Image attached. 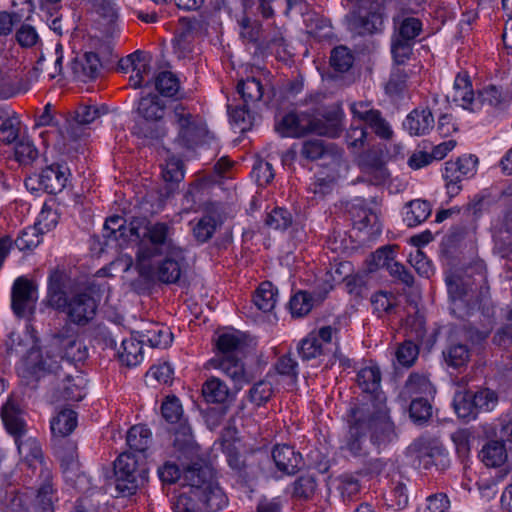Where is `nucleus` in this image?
<instances>
[{
	"instance_id": "37",
	"label": "nucleus",
	"mask_w": 512,
	"mask_h": 512,
	"mask_svg": "<svg viewBox=\"0 0 512 512\" xmlns=\"http://www.w3.org/2000/svg\"><path fill=\"white\" fill-rule=\"evenodd\" d=\"M474 393L470 391L458 392L454 397V409L459 418L464 420L475 419L479 413L475 404Z\"/></svg>"
},
{
	"instance_id": "11",
	"label": "nucleus",
	"mask_w": 512,
	"mask_h": 512,
	"mask_svg": "<svg viewBox=\"0 0 512 512\" xmlns=\"http://www.w3.org/2000/svg\"><path fill=\"white\" fill-rule=\"evenodd\" d=\"M38 299L37 286L25 276L15 279L11 289V308L18 317L32 313Z\"/></svg>"
},
{
	"instance_id": "32",
	"label": "nucleus",
	"mask_w": 512,
	"mask_h": 512,
	"mask_svg": "<svg viewBox=\"0 0 512 512\" xmlns=\"http://www.w3.org/2000/svg\"><path fill=\"white\" fill-rule=\"evenodd\" d=\"M432 208L429 202L425 200H412L406 206L404 221L408 227H415L431 215Z\"/></svg>"
},
{
	"instance_id": "36",
	"label": "nucleus",
	"mask_w": 512,
	"mask_h": 512,
	"mask_svg": "<svg viewBox=\"0 0 512 512\" xmlns=\"http://www.w3.org/2000/svg\"><path fill=\"white\" fill-rule=\"evenodd\" d=\"M77 426V414L73 410L64 409L51 420L53 435L64 437L73 432Z\"/></svg>"
},
{
	"instance_id": "25",
	"label": "nucleus",
	"mask_w": 512,
	"mask_h": 512,
	"mask_svg": "<svg viewBox=\"0 0 512 512\" xmlns=\"http://www.w3.org/2000/svg\"><path fill=\"white\" fill-rule=\"evenodd\" d=\"M354 224L359 229L371 227L375 231H380L381 225L379 223L378 214L368 207L367 203L363 199H356L349 210Z\"/></svg>"
},
{
	"instance_id": "5",
	"label": "nucleus",
	"mask_w": 512,
	"mask_h": 512,
	"mask_svg": "<svg viewBox=\"0 0 512 512\" xmlns=\"http://www.w3.org/2000/svg\"><path fill=\"white\" fill-rule=\"evenodd\" d=\"M115 484L122 496L133 495L147 476L145 455L124 452L114 462Z\"/></svg>"
},
{
	"instance_id": "18",
	"label": "nucleus",
	"mask_w": 512,
	"mask_h": 512,
	"mask_svg": "<svg viewBox=\"0 0 512 512\" xmlns=\"http://www.w3.org/2000/svg\"><path fill=\"white\" fill-rule=\"evenodd\" d=\"M409 451L415 455L419 464H422L426 469L433 465L445 467L449 462L447 453L442 446L431 445V443L423 440L415 441L410 446Z\"/></svg>"
},
{
	"instance_id": "63",
	"label": "nucleus",
	"mask_w": 512,
	"mask_h": 512,
	"mask_svg": "<svg viewBox=\"0 0 512 512\" xmlns=\"http://www.w3.org/2000/svg\"><path fill=\"white\" fill-rule=\"evenodd\" d=\"M475 404L479 412H490L498 404V395L495 391L485 388L474 393Z\"/></svg>"
},
{
	"instance_id": "20",
	"label": "nucleus",
	"mask_w": 512,
	"mask_h": 512,
	"mask_svg": "<svg viewBox=\"0 0 512 512\" xmlns=\"http://www.w3.org/2000/svg\"><path fill=\"white\" fill-rule=\"evenodd\" d=\"M59 358L60 355L50 356L49 352L46 357L40 353L39 350L31 349L24 360L25 369L34 375L37 379L44 376L46 373H56L60 368Z\"/></svg>"
},
{
	"instance_id": "8",
	"label": "nucleus",
	"mask_w": 512,
	"mask_h": 512,
	"mask_svg": "<svg viewBox=\"0 0 512 512\" xmlns=\"http://www.w3.org/2000/svg\"><path fill=\"white\" fill-rule=\"evenodd\" d=\"M154 223L155 222L148 220L146 217H135L130 221L129 225H126L124 218L114 215L107 218L104 223V237L115 241H119L121 239L124 242L137 241L139 245L141 241H147L146 235L144 232H136L134 227H148Z\"/></svg>"
},
{
	"instance_id": "52",
	"label": "nucleus",
	"mask_w": 512,
	"mask_h": 512,
	"mask_svg": "<svg viewBox=\"0 0 512 512\" xmlns=\"http://www.w3.org/2000/svg\"><path fill=\"white\" fill-rule=\"evenodd\" d=\"M353 62L354 56L347 47L338 46L331 51L330 64L335 71L347 72L352 67Z\"/></svg>"
},
{
	"instance_id": "55",
	"label": "nucleus",
	"mask_w": 512,
	"mask_h": 512,
	"mask_svg": "<svg viewBox=\"0 0 512 512\" xmlns=\"http://www.w3.org/2000/svg\"><path fill=\"white\" fill-rule=\"evenodd\" d=\"M413 41L392 36L391 53L396 64L402 65L410 59L414 46Z\"/></svg>"
},
{
	"instance_id": "30",
	"label": "nucleus",
	"mask_w": 512,
	"mask_h": 512,
	"mask_svg": "<svg viewBox=\"0 0 512 512\" xmlns=\"http://www.w3.org/2000/svg\"><path fill=\"white\" fill-rule=\"evenodd\" d=\"M448 293L453 301H465L467 306H473L474 302V289L468 283L464 282L462 278L457 275H451L446 278Z\"/></svg>"
},
{
	"instance_id": "40",
	"label": "nucleus",
	"mask_w": 512,
	"mask_h": 512,
	"mask_svg": "<svg viewBox=\"0 0 512 512\" xmlns=\"http://www.w3.org/2000/svg\"><path fill=\"white\" fill-rule=\"evenodd\" d=\"M238 25L240 37L244 42L258 44L260 46L264 34L257 20L251 19L248 13H245L238 20Z\"/></svg>"
},
{
	"instance_id": "57",
	"label": "nucleus",
	"mask_w": 512,
	"mask_h": 512,
	"mask_svg": "<svg viewBox=\"0 0 512 512\" xmlns=\"http://www.w3.org/2000/svg\"><path fill=\"white\" fill-rule=\"evenodd\" d=\"M161 413L163 418L171 423L176 424L184 421L183 409L179 399L175 396H169L161 405Z\"/></svg>"
},
{
	"instance_id": "44",
	"label": "nucleus",
	"mask_w": 512,
	"mask_h": 512,
	"mask_svg": "<svg viewBox=\"0 0 512 512\" xmlns=\"http://www.w3.org/2000/svg\"><path fill=\"white\" fill-rule=\"evenodd\" d=\"M220 221L213 215H204L193 226V236L200 243H205L212 238Z\"/></svg>"
},
{
	"instance_id": "60",
	"label": "nucleus",
	"mask_w": 512,
	"mask_h": 512,
	"mask_svg": "<svg viewBox=\"0 0 512 512\" xmlns=\"http://www.w3.org/2000/svg\"><path fill=\"white\" fill-rule=\"evenodd\" d=\"M368 132L363 126L351 125L346 132L345 140L349 149L353 153L362 150L367 142Z\"/></svg>"
},
{
	"instance_id": "47",
	"label": "nucleus",
	"mask_w": 512,
	"mask_h": 512,
	"mask_svg": "<svg viewBox=\"0 0 512 512\" xmlns=\"http://www.w3.org/2000/svg\"><path fill=\"white\" fill-rule=\"evenodd\" d=\"M176 424L177 426L174 429V447L182 452L192 451L195 446V441L190 425L186 420Z\"/></svg>"
},
{
	"instance_id": "29",
	"label": "nucleus",
	"mask_w": 512,
	"mask_h": 512,
	"mask_svg": "<svg viewBox=\"0 0 512 512\" xmlns=\"http://www.w3.org/2000/svg\"><path fill=\"white\" fill-rule=\"evenodd\" d=\"M18 452L23 460L30 466L35 467L37 463L43 464V452L38 440L33 437L16 438Z\"/></svg>"
},
{
	"instance_id": "9",
	"label": "nucleus",
	"mask_w": 512,
	"mask_h": 512,
	"mask_svg": "<svg viewBox=\"0 0 512 512\" xmlns=\"http://www.w3.org/2000/svg\"><path fill=\"white\" fill-rule=\"evenodd\" d=\"M478 160L472 155H464L455 161L445 163L443 177L446 182L447 193L454 197L462 190V181L476 173Z\"/></svg>"
},
{
	"instance_id": "53",
	"label": "nucleus",
	"mask_w": 512,
	"mask_h": 512,
	"mask_svg": "<svg viewBox=\"0 0 512 512\" xmlns=\"http://www.w3.org/2000/svg\"><path fill=\"white\" fill-rule=\"evenodd\" d=\"M155 88L166 97L174 96L179 89L177 77L170 71H162L155 77Z\"/></svg>"
},
{
	"instance_id": "14",
	"label": "nucleus",
	"mask_w": 512,
	"mask_h": 512,
	"mask_svg": "<svg viewBox=\"0 0 512 512\" xmlns=\"http://www.w3.org/2000/svg\"><path fill=\"white\" fill-rule=\"evenodd\" d=\"M448 102L463 109L475 112L480 109V105L474 94L469 75L458 73L455 77L452 88L447 92Z\"/></svg>"
},
{
	"instance_id": "22",
	"label": "nucleus",
	"mask_w": 512,
	"mask_h": 512,
	"mask_svg": "<svg viewBox=\"0 0 512 512\" xmlns=\"http://www.w3.org/2000/svg\"><path fill=\"white\" fill-rule=\"evenodd\" d=\"M272 458L276 467L288 475L295 474L302 464L301 454L286 444L275 446Z\"/></svg>"
},
{
	"instance_id": "64",
	"label": "nucleus",
	"mask_w": 512,
	"mask_h": 512,
	"mask_svg": "<svg viewBox=\"0 0 512 512\" xmlns=\"http://www.w3.org/2000/svg\"><path fill=\"white\" fill-rule=\"evenodd\" d=\"M350 111L354 119L367 124L380 110L375 109L370 101H357L350 105Z\"/></svg>"
},
{
	"instance_id": "26",
	"label": "nucleus",
	"mask_w": 512,
	"mask_h": 512,
	"mask_svg": "<svg viewBox=\"0 0 512 512\" xmlns=\"http://www.w3.org/2000/svg\"><path fill=\"white\" fill-rule=\"evenodd\" d=\"M433 392V386L426 375L411 373L401 390L400 396L405 400H412L415 397L431 395Z\"/></svg>"
},
{
	"instance_id": "19",
	"label": "nucleus",
	"mask_w": 512,
	"mask_h": 512,
	"mask_svg": "<svg viewBox=\"0 0 512 512\" xmlns=\"http://www.w3.org/2000/svg\"><path fill=\"white\" fill-rule=\"evenodd\" d=\"M100 67L101 63L98 55L87 52L71 61L68 73L74 80L87 82L97 77Z\"/></svg>"
},
{
	"instance_id": "50",
	"label": "nucleus",
	"mask_w": 512,
	"mask_h": 512,
	"mask_svg": "<svg viewBox=\"0 0 512 512\" xmlns=\"http://www.w3.org/2000/svg\"><path fill=\"white\" fill-rule=\"evenodd\" d=\"M42 233L35 226H29L23 229L15 239V246L20 251H31L42 241Z\"/></svg>"
},
{
	"instance_id": "49",
	"label": "nucleus",
	"mask_w": 512,
	"mask_h": 512,
	"mask_svg": "<svg viewBox=\"0 0 512 512\" xmlns=\"http://www.w3.org/2000/svg\"><path fill=\"white\" fill-rule=\"evenodd\" d=\"M443 355L447 365L459 368L468 362L470 351L465 344H451L443 352Z\"/></svg>"
},
{
	"instance_id": "27",
	"label": "nucleus",
	"mask_w": 512,
	"mask_h": 512,
	"mask_svg": "<svg viewBox=\"0 0 512 512\" xmlns=\"http://www.w3.org/2000/svg\"><path fill=\"white\" fill-rule=\"evenodd\" d=\"M124 63L127 64V67H131L132 72L134 73L129 79L130 86L135 89L141 87L145 81L144 75L150 70L147 55L142 51H135L124 58L122 65Z\"/></svg>"
},
{
	"instance_id": "3",
	"label": "nucleus",
	"mask_w": 512,
	"mask_h": 512,
	"mask_svg": "<svg viewBox=\"0 0 512 512\" xmlns=\"http://www.w3.org/2000/svg\"><path fill=\"white\" fill-rule=\"evenodd\" d=\"M184 488L175 503L176 512H216L227 498L209 466L193 464L184 469Z\"/></svg>"
},
{
	"instance_id": "4",
	"label": "nucleus",
	"mask_w": 512,
	"mask_h": 512,
	"mask_svg": "<svg viewBox=\"0 0 512 512\" xmlns=\"http://www.w3.org/2000/svg\"><path fill=\"white\" fill-rule=\"evenodd\" d=\"M218 353L209 363L215 368L221 370L230 378L237 389L252 380V376L246 371L242 357L245 354L246 343L238 335L233 333H224L217 340Z\"/></svg>"
},
{
	"instance_id": "39",
	"label": "nucleus",
	"mask_w": 512,
	"mask_h": 512,
	"mask_svg": "<svg viewBox=\"0 0 512 512\" xmlns=\"http://www.w3.org/2000/svg\"><path fill=\"white\" fill-rule=\"evenodd\" d=\"M202 394L207 402L224 403L229 396V389L222 380L211 377L203 384Z\"/></svg>"
},
{
	"instance_id": "31",
	"label": "nucleus",
	"mask_w": 512,
	"mask_h": 512,
	"mask_svg": "<svg viewBox=\"0 0 512 512\" xmlns=\"http://www.w3.org/2000/svg\"><path fill=\"white\" fill-rule=\"evenodd\" d=\"M480 458L488 467H499L507 460L506 447L499 440H491L482 447Z\"/></svg>"
},
{
	"instance_id": "46",
	"label": "nucleus",
	"mask_w": 512,
	"mask_h": 512,
	"mask_svg": "<svg viewBox=\"0 0 512 512\" xmlns=\"http://www.w3.org/2000/svg\"><path fill=\"white\" fill-rule=\"evenodd\" d=\"M50 472L46 470V481L37 491V495L33 502V512H53L52 503V484L48 481Z\"/></svg>"
},
{
	"instance_id": "21",
	"label": "nucleus",
	"mask_w": 512,
	"mask_h": 512,
	"mask_svg": "<svg viewBox=\"0 0 512 512\" xmlns=\"http://www.w3.org/2000/svg\"><path fill=\"white\" fill-rule=\"evenodd\" d=\"M197 21L182 20L173 41L174 52L180 59L189 57L194 50Z\"/></svg>"
},
{
	"instance_id": "33",
	"label": "nucleus",
	"mask_w": 512,
	"mask_h": 512,
	"mask_svg": "<svg viewBox=\"0 0 512 512\" xmlns=\"http://www.w3.org/2000/svg\"><path fill=\"white\" fill-rule=\"evenodd\" d=\"M137 110L146 121H158L165 115V105L157 95L142 97Z\"/></svg>"
},
{
	"instance_id": "38",
	"label": "nucleus",
	"mask_w": 512,
	"mask_h": 512,
	"mask_svg": "<svg viewBox=\"0 0 512 512\" xmlns=\"http://www.w3.org/2000/svg\"><path fill=\"white\" fill-rule=\"evenodd\" d=\"M119 358L126 366H136L143 359L142 344L134 338L124 339L118 350Z\"/></svg>"
},
{
	"instance_id": "15",
	"label": "nucleus",
	"mask_w": 512,
	"mask_h": 512,
	"mask_svg": "<svg viewBox=\"0 0 512 512\" xmlns=\"http://www.w3.org/2000/svg\"><path fill=\"white\" fill-rule=\"evenodd\" d=\"M97 303L88 293H78L69 299L65 310L70 322L78 326L87 325L96 314Z\"/></svg>"
},
{
	"instance_id": "58",
	"label": "nucleus",
	"mask_w": 512,
	"mask_h": 512,
	"mask_svg": "<svg viewBox=\"0 0 512 512\" xmlns=\"http://www.w3.org/2000/svg\"><path fill=\"white\" fill-rule=\"evenodd\" d=\"M37 157L38 150L28 138H20L15 143V158L20 164H31Z\"/></svg>"
},
{
	"instance_id": "10",
	"label": "nucleus",
	"mask_w": 512,
	"mask_h": 512,
	"mask_svg": "<svg viewBox=\"0 0 512 512\" xmlns=\"http://www.w3.org/2000/svg\"><path fill=\"white\" fill-rule=\"evenodd\" d=\"M69 169L60 164H52L40 174L30 176L25 180V186L31 190L42 189L49 194L61 192L68 181Z\"/></svg>"
},
{
	"instance_id": "48",
	"label": "nucleus",
	"mask_w": 512,
	"mask_h": 512,
	"mask_svg": "<svg viewBox=\"0 0 512 512\" xmlns=\"http://www.w3.org/2000/svg\"><path fill=\"white\" fill-rule=\"evenodd\" d=\"M20 125L21 122L16 116L0 119V141L7 145L16 143L21 138Z\"/></svg>"
},
{
	"instance_id": "45",
	"label": "nucleus",
	"mask_w": 512,
	"mask_h": 512,
	"mask_svg": "<svg viewBox=\"0 0 512 512\" xmlns=\"http://www.w3.org/2000/svg\"><path fill=\"white\" fill-rule=\"evenodd\" d=\"M476 99L480 105V108L483 105H488L495 109H502L506 103V97L501 88L495 85H488L481 89Z\"/></svg>"
},
{
	"instance_id": "51",
	"label": "nucleus",
	"mask_w": 512,
	"mask_h": 512,
	"mask_svg": "<svg viewBox=\"0 0 512 512\" xmlns=\"http://www.w3.org/2000/svg\"><path fill=\"white\" fill-rule=\"evenodd\" d=\"M89 7L109 23L118 19V6L114 0H85Z\"/></svg>"
},
{
	"instance_id": "16",
	"label": "nucleus",
	"mask_w": 512,
	"mask_h": 512,
	"mask_svg": "<svg viewBox=\"0 0 512 512\" xmlns=\"http://www.w3.org/2000/svg\"><path fill=\"white\" fill-rule=\"evenodd\" d=\"M359 166L366 181L372 185H383L390 176L382 156L374 150L360 155Z\"/></svg>"
},
{
	"instance_id": "59",
	"label": "nucleus",
	"mask_w": 512,
	"mask_h": 512,
	"mask_svg": "<svg viewBox=\"0 0 512 512\" xmlns=\"http://www.w3.org/2000/svg\"><path fill=\"white\" fill-rule=\"evenodd\" d=\"M371 304L374 312L381 317L384 314H390L393 311L396 304V297L393 293L379 291L372 295Z\"/></svg>"
},
{
	"instance_id": "23",
	"label": "nucleus",
	"mask_w": 512,
	"mask_h": 512,
	"mask_svg": "<svg viewBox=\"0 0 512 512\" xmlns=\"http://www.w3.org/2000/svg\"><path fill=\"white\" fill-rule=\"evenodd\" d=\"M394 37L415 42V39L423 30L422 21L405 12H400L393 17Z\"/></svg>"
},
{
	"instance_id": "28",
	"label": "nucleus",
	"mask_w": 512,
	"mask_h": 512,
	"mask_svg": "<svg viewBox=\"0 0 512 512\" xmlns=\"http://www.w3.org/2000/svg\"><path fill=\"white\" fill-rule=\"evenodd\" d=\"M1 417L7 431L16 438H21L25 435L26 424L21 417L17 405L8 400L1 409Z\"/></svg>"
},
{
	"instance_id": "61",
	"label": "nucleus",
	"mask_w": 512,
	"mask_h": 512,
	"mask_svg": "<svg viewBox=\"0 0 512 512\" xmlns=\"http://www.w3.org/2000/svg\"><path fill=\"white\" fill-rule=\"evenodd\" d=\"M273 386L267 380H260L249 390V399L257 406L265 404L273 395Z\"/></svg>"
},
{
	"instance_id": "2",
	"label": "nucleus",
	"mask_w": 512,
	"mask_h": 512,
	"mask_svg": "<svg viewBox=\"0 0 512 512\" xmlns=\"http://www.w3.org/2000/svg\"><path fill=\"white\" fill-rule=\"evenodd\" d=\"M139 229L145 233L147 240L141 241L136 253L140 274L154 276L162 283H176L182 274L184 250L174 240L173 222L155 221L148 227H134L136 232Z\"/></svg>"
},
{
	"instance_id": "17",
	"label": "nucleus",
	"mask_w": 512,
	"mask_h": 512,
	"mask_svg": "<svg viewBox=\"0 0 512 512\" xmlns=\"http://www.w3.org/2000/svg\"><path fill=\"white\" fill-rule=\"evenodd\" d=\"M342 117V110L338 106L326 108L319 113L314 112V134L338 137L342 131Z\"/></svg>"
},
{
	"instance_id": "56",
	"label": "nucleus",
	"mask_w": 512,
	"mask_h": 512,
	"mask_svg": "<svg viewBox=\"0 0 512 512\" xmlns=\"http://www.w3.org/2000/svg\"><path fill=\"white\" fill-rule=\"evenodd\" d=\"M313 307L312 297L305 291L294 294L289 301V308L293 317H303Z\"/></svg>"
},
{
	"instance_id": "13",
	"label": "nucleus",
	"mask_w": 512,
	"mask_h": 512,
	"mask_svg": "<svg viewBox=\"0 0 512 512\" xmlns=\"http://www.w3.org/2000/svg\"><path fill=\"white\" fill-rule=\"evenodd\" d=\"M173 119L178 128L177 141L186 148H192L203 135V129L194 116L181 104L175 106Z\"/></svg>"
},
{
	"instance_id": "35",
	"label": "nucleus",
	"mask_w": 512,
	"mask_h": 512,
	"mask_svg": "<svg viewBox=\"0 0 512 512\" xmlns=\"http://www.w3.org/2000/svg\"><path fill=\"white\" fill-rule=\"evenodd\" d=\"M277 289L271 282H263L259 285L253 296L256 307L263 312H271L277 303Z\"/></svg>"
},
{
	"instance_id": "41",
	"label": "nucleus",
	"mask_w": 512,
	"mask_h": 512,
	"mask_svg": "<svg viewBox=\"0 0 512 512\" xmlns=\"http://www.w3.org/2000/svg\"><path fill=\"white\" fill-rule=\"evenodd\" d=\"M317 480L313 474H303L292 484V497L299 500L311 499L317 490Z\"/></svg>"
},
{
	"instance_id": "24",
	"label": "nucleus",
	"mask_w": 512,
	"mask_h": 512,
	"mask_svg": "<svg viewBox=\"0 0 512 512\" xmlns=\"http://www.w3.org/2000/svg\"><path fill=\"white\" fill-rule=\"evenodd\" d=\"M403 125L410 135H425L433 128L434 117L428 109H414L408 114Z\"/></svg>"
},
{
	"instance_id": "42",
	"label": "nucleus",
	"mask_w": 512,
	"mask_h": 512,
	"mask_svg": "<svg viewBox=\"0 0 512 512\" xmlns=\"http://www.w3.org/2000/svg\"><path fill=\"white\" fill-rule=\"evenodd\" d=\"M237 91L246 105L254 104L264 96L263 85L259 79L254 77L240 80L237 84Z\"/></svg>"
},
{
	"instance_id": "34",
	"label": "nucleus",
	"mask_w": 512,
	"mask_h": 512,
	"mask_svg": "<svg viewBox=\"0 0 512 512\" xmlns=\"http://www.w3.org/2000/svg\"><path fill=\"white\" fill-rule=\"evenodd\" d=\"M126 441L135 454L144 455L151 442V431L143 425H135L128 430Z\"/></svg>"
},
{
	"instance_id": "1",
	"label": "nucleus",
	"mask_w": 512,
	"mask_h": 512,
	"mask_svg": "<svg viewBox=\"0 0 512 512\" xmlns=\"http://www.w3.org/2000/svg\"><path fill=\"white\" fill-rule=\"evenodd\" d=\"M361 395L352 403L348 414V432L341 449L352 457H366L397 439L395 425L381 390V371L370 363L356 375Z\"/></svg>"
},
{
	"instance_id": "6",
	"label": "nucleus",
	"mask_w": 512,
	"mask_h": 512,
	"mask_svg": "<svg viewBox=\"0 0 512 512\" xmlns=\"http://www.w3.org/2000/svg\"><path fill=\"white\" fill-rule=\"evenodd\" d=\"M337 326L326 325L318 330L311 331L303 338L297 347L298 354L303 360L316 359L327 353H332L334 358H339Z\"/></svg>"
},
{
	"instance_id": "43",
	"label": "nucleus",
	"mask_w": 512,
	"mask_h": 512,
	"mask_svg": "<svg viewBox=\"0 0 512 512\" xmlns=\"http://www.w3.org/2000/svg\"><path fill=\"white\" fill-rule=\"evenodd\" d=\"M142 338L151 347L166 348L171 344L173 335L169 328L155 324L142 333Z\"/></svg>"
},
{
	"instance_id": "54",
	"label": "nucleus",
	"mask_w": 512,
	"mask_h": 512,
	"mask_svg": "<svg viewBox=\"0 0 512 512\" xmlns=\"http://www.w3.org/2000/svg\"><path fill=\"white\" fill-rule=\"evenodd\" d=\"M292 221V214L287 209L276 207L267 214L265 224L274 230H286Z\"/></svg>"
},
{
	"instance_id": "12",
	"label": "nucleus",
	"mask_w": 512,
	"mask_h": 512,
	"mask_svg": "<svg viewBox=\"0 0 512 512\" xmlns=\"http://www.w3.org/2000/svg\"><path fill=\"white\" fill-rule=\"evenodd\" d=\"M314 112L290 111L276 124V130L282 137L301 138L314 134Z\"/></svg>"
},
{
	"instance_id": "62",
	"label": "nucleus",
	"mask_w": 512,
	"mask_h": 512,
	"mask_svg": "<svg viewBox=\"0 0 512 512\" xmlns=\"http://www.w3.org/2000/svg\"><path fill=\"white\" fill-rule=\"evenodd\" d=\"M339 481L338 489L342 499L348 502L353 501L360 492L359 480L352 475L345 474L340 477Z\"/></svg>"
},
{
	"instance_id": "7",
	"label": "nucleus",
	"mask_w": 512,
	"mask_h": 512,
	"mask_svg": "<svg viewBox=\"0 0 512 512\" xmlns=\"http://www.w3.org/2000/svg\"><path fill=\"white\" fill-rule=\"evenodd\" d=\"M358 13L349 18V28L359 35L380 32L384 27L385 5L383 0H367Z\"/></svg>"
}]
</instances>
